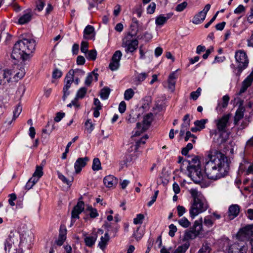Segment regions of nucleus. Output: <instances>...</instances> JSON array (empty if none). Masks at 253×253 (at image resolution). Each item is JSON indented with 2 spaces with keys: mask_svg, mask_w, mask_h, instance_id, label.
Listing matches in <instances>:
<instances>
[{
  "mask_svg": "<svg viewBox=\"0 0 253 253\" xmlns=\"http://www.w3.org/2000/svg\"><path fill=\"white\" fill-rule=\"evenodd\" d=\"M167 21L166 18L164 17V15L162 14L156 17L155 23L157 26H162Z\"/></svg>",
  "mask_w": 253,
  "mask_h": 253,
  "instance_id": "f704fd0d",
  "label": "nucleus"
},
{
  "mask_svg": "<svg viewBox=\"0 0 253 253\" xmlns=\"http://www.w3.org/2000/svg\"><path fill=\"white\" fill-rule=\"evenodd\" d=\"M103 182L106 187L108 188H114L117 185L118 180L114 176L109 175L104 178Z\"/></svg>",
  "mask_w": 253,
  "mask_h": 253,
  "instance_id": "2eb2a0df",
  "label": "nucleus"
},
{
  "mask_svg": "<svg viewBox=\"0 0 253 253\" xmlns=\"http://www.w3.org/2000/svg\"><path fill=\"white\" fill-rule=\"evenodd\" d=\"M156 9V4L154 2H151L147 8V13L149 14H153Z\"/></svg>",
  "mask_w": 253,
  "mask_h": 253,
  "instance_id": "6e6d98bb",
  "label": "nucleus"
},
{
  "mask_svg": "<svg viewBox=\"0 0 253 253\" xmlns=\"http://www.w3.org/2000/svg\"><path fill=\"white\" fill-rule=\"evenodd\" d=\"M9 70L11 73V75L15 74L13 78L16 81L23 78L26 73L24 65L23 63L15 64L11 69Z\"/></svg>",
  "mask_w": 253,
  "mask_h": 253,
  "instance_id": "6e6552de",
  "label": "nucleus"
},
{
  "mask_svg": "<svg viewBox=\"0 0 253 253\" xmlns=\"http://www.w3.org/2000/svg\"><path fill=\"white\" fill-rule=\"evenodd\" d=\"M73 106H75L77 109L80 108V105L78 103V100L77 98H75L70 104L67 105V107H71Z\"/></svg>",
  "mask_w": 253,
  "mask_h": 253,
  "instance_id": "680f3d73",
  "label": "nucleus"
},
{
  "mask_svg": "<svg viewBox=\"0 0 253 253\" xmlns=\"http://www.w3.org/2000/svg\"><path fill=\"white\" fill-rule=\"evenodd\" d=\"M230 160L227 156L217 150L208 152L205 159V172L207 177L216 180L227 175L230 169Z\"/></svg>",
  "mask_w": 253,
  "mask_h": 253,
  "instance_id": "f257e3e1",
  "label": "nucleus"
},
{
  "mask_svg": "<svg viewBox=\"0 0 253 253\" xmlns=\"http://www.w3.org/2000/svg\"><path fill=\"white\" fill-rule=\"evenodd\" d=\"M92 169L94 171H98L102 169L101 163L99 159L95 158L93 160Z\"/></svg>",
  "mask_w": 253,
  "mask_h": 253,
  "instance_id": "473e14b6",
  "label": "nucleus"
},
{
  "mask_svg": "<svg viewBox=\"0 0 253 253\" xmlns=\"http://www.w3.org/2000/svg\"><path fill=\"white\" fill-rule=\"evenodd\" d=\"M42 167L38 166L36 167V170L33 173V176H36L38 177H41L43 175Z\"/></svg>",
  "mask_w": 253,
  "mask_h": 253,
  "instance_id": "a18cd8bd",
  "label": "nucleus"
},
{
  "mask_svg": "<svg viewBox=\"0 0 253 253\" xmlns=\"http://www.w3.org/2000/svg\"><path fill=\"white\" fill-rule=\"evenodd\" d=\"M93 76L94 77L95 81H97L98 74L95 72V70L88 74L84 82V84L86 86H90L93 81Z\"/></svg>",
  "mask_w": 253,
  "mask_h": 253,
  "instance_id": "393cba45",
  "label": "nucleus"
},
{
  "mask_svg": "<svg viewBox=\"0 0 253 253\" xmlns=\"http://www.w3.org/2000/svg\"><path fill=\"white\" fill-rule=\"evenodd\" d=\"M252 228L250 226H246L241 229L238 233L237 236L241 239H247L252 235Z\"/></svg>",
  "mask_w": 253,
  "mask_h": 253,
  "instance_id": "dca6fc26",
  "label": "nucleus"
},
{
  "mask_svg": "<svg viewBox=\"0 0 253 253\" xmlns=\"http://www.w3.org/2000/svg\"><path fill=\"white\" fill-rule=\"evenodd\" d=\"M86 210L89 211V214L91 218H95L98 216L96 209L93 208L91 206H88Z\"/></svg>",
  "mask_w": 253,
  "mask_h": 253,
  "instance_id": "e433bc0d",
  "label": "nucleus"
},
{
  "mask_svg": "<svg viewBox=\"0 0 253 253\" xmlns=\"http://www.w3.org/2000/svg\"><path fill=\"white\" fill-rule=\"evenodd\" d=\"M86 57L87 59L90 60H95L96 58L97 52L95 49L88 51Z\"/></svg>",
  "mask_w": 253,
  "mask_h": 253,
  "instance_id": "ea45409f",
  "label": "nucleus"
},
{
  "mask_svg": "<svg viewBox=\"0 0 253 253\" xmlns=\"http://www.w3.org/2000/svg\"><path fill=\"white\" fill-rule=\"evenodd\" d=\"M134 94V92L131 88L126 89L124 93V98L126 100H129L132 98Z\"/></svg>",
  "mask_w": 253,
  "mask_h": 253,
  "instance_id": "4c0bfd02",
  "label": "nucleus"
},
{
  "mask_svg": "<svg viewBox=\"0 0 253 253\" xmlns=\"http://www.w3.org/2000/svg\"><path fill=\"white\" fill-rule=\"evenodd\" d=\"M122 53L120 50H117L115 52L112 57V60L117 61L120 63Z\"/></svg>",
  "mask_w": 253,
  "mask_h": 253,
  "instance_id": "79ce46f5",
  "label": "nucleus"
},
{
  "mask_svg": "<svg viewBox=\"0 0 253 253\" xmlns=\"http://www.w3.org/2000/svg\"><path fill=\"white\" fill-rule=\"evenodd\" d=\"M198 235L190 228V230L186 231L183 236V240L188 241L195 239Z\"/></svg>",
  "mask_w": 253,
  "mask_h": 253,
  "instance_id": "cd10ccee",
  "label": "nucleus"
},
{
  "mask_svg": "<svg viewBox=\"0 0 253 253\" xmlns=\"http://www.w3.org/2000/svg\"><path fill=\"white\" fill-rule=\"evenodd\" d=\"M211 248L208 244L203 245L201 249L199 251L198 253H210Z\"/></svg>",
  "mask_w": 253,
  "mask_h": 253,
  "instance_id": "603ef678",
  "label": "nucleus"
},
{
  "mask_svg": "<svg viewBox=\"0 0 253 253\" xmlns=\"http://www.w3.org/2000/svg\"><path fill=\"white\" fill-rule=\"evenodd\" d=\"M66 230L64 229L62 230L61 229L60 230V233L58 237V239L57 241V244L59 246H61L64 242L65 241L66 239Z\"/></svg>",
  "mask_w": 253,
  "mask_h": 253,
  "instance_id": "c85d7f7f",
  "label": "nucleus"
},
{
  "mask_svg": "<svg viewBox=\"0 0 253 253\" xmlns=\"http://www.w3.org/2000/svg\"><path fill=\"white\" fill-rule=\"evenodd\" d=\"M22 111V107L20 105H17L13 111V120H15L20 114Z\"/></svg>",
  "mask_w": 253,
  "mask_h": 253,
  "instance_id": "3c124183",
  "label": "nucleus"
},
{
  "mask_svg": "<svg viewBox=\"0 0 253 253\" xmlns=\"http://www.w3.org/2000/svg\"><path fill=\"white\" fill-rule=\"evenodd\" d=\"M126 109V104L125 101H122L119 106V111L121 113L125 112Z\"/></svg>",
  "mask_w": 253,
  "mask_h": 253,
  "instance_id": "69168bd1",
  "label": "nucleus"
},
{
  "mask_svg": "<svg viewBox=\"0 0 253 253\" xmlns=\"http://www.w3.org/2000/svg\"><path fill=\"white\" fill-rule=\"evenodd\" d=\"M138 45V41L137 40H127L125 39L123 41L122 46L126 48V52H132L135 51Z\"/></svg>",
  "mask_w": 253,
  "mask_h": 253,
  "instance_id": "9d476101",
  "label": "nucleus"
},
{
  "mask_svg": "<svg viewBox=\"0 0 253 253\" xmlns=\"http://www.w3.org/2000/svg\"><path fill=\"white\" fill-rule=\"evenodd\" d=\"M65 85L63 88L64 95L63 96V100H65L67 96L69 94V89L71 87V85L74 82V78L72 77L71 73L67 74L65 79Z\"/></svg>",
  "mask_w": 253,
  "mask_h": 253,
  "instance_id": "f8f14e48",
  "label": "nucleus"
},
{
  "mask_svg": "<svg viewBox=\"0 0 253 253\" xmlns=\"http://www.w3.org/2000/svg\"><path fill=\"white\" fill-rule=\"evenodd\" d=\"M109 239L110 238L108 232L105 233L104 236L100 238V241L98 243V246L101 250H104L105 249Z\"/></svg>",
  "mask_w": 253,
  "mask_h": 253,
  "instance_id": "a878e982",
  "label": "nucleus"
},
{
  "mask_svg": "<svg viewBox=\"0 0 253 253\" xmlns=\"http://www.w3.org/2000/svg\"><path fill=\"white\" fill-rule=\"evenodd\" d=\"M85 128L87 131L90 133L94 129L93 124L90 122V120H87L85 123Z\"/></svg>",
  "mask_w": 253,
  "mask_h": 253,
  "instance_id": "c03bdc74",
  "label": "nucleus"
},
{
  "mask_svg": "<svg viewBox=\"0 0 253 253\" xmlns=\"http://www.w3.org/2000/svg\"><path fill=\"white\" fill-rule=\"evenodd\" d=\"M98 237L96 233H92L90 236L84 238V241L86 246L89 247H92L95 243Z\"/></svg>",
  "mask_w": 253,
  "mask_h": 253,
  "instance_id": "412c9836",
  "label": "nucleus"
},
{
  "mask_svg": "<svg viewBox=\"0 0 253 253\" xmlns=\"http://www.w3.org/2000/svg\"><path fill=\"white\" fill-rule=\"evenodd\" d=\"M176 72V71L170 73L168 80V88L171 91H173L175 89V80L177 77Z\"/></svg>",
  "mask_w": 253,
  "mask_h": 253,
  "instance_id": "6ab92c4d",
  "label": "nucleus"
},
{
  "mask_svg": "<svg viewBox=\"0 0 253 253\" xmlns=\"http://www.w3.org/2000/svg\"><path fill=\"white\" fill-rule=\"evenodd\" d=\"M187 166L200 167L199 158L197 157H194L191 161H188Z\"/></svg>",
  "mask_w": 253,
  "mask_h": 253,
  "instance_id": "58836bf2",
  "label": "nucleus"
},
{
  "mask_svg": "<svg viewBox=\"0 0 253 253\" xmlns=\"http://www.w3.org/2000/svg\"><path fill=\"white\" fill-rule=\"evenodd\" d=\"M44 1L45 0H38L36 1V7L35 9L38 10L39 11H42L45 4Z\"/></svg>",
  "mask_w": 253,
  "mask_h": 253,
  "instance_id": "49530a36",
  "label": "nucleus"
},
{
  "mask_svg": "<svg viewBox=\"0 0 253 253\" xmlns=\"http://www.w3.org/2000/svg\"><path fill=\"white\" fill-rule=\"evenodd\" d=\"M245 11V7L243 5L240 4L234 10V12L235 14H238L244 12Z\"/></svg>",
  "mask_w": 253,
  "mask_h": 253,
  "instance_id": "0e129e2a",
  "label": "nucleus"
},
{
  "mask_svg": "<svg viewBox=\"0 0 253 253\" xmlns=\"http://www.w3.org/2000/svg\"><path fill=\"white\" fill-rule=\"evenodd\" d=\"M11 73L8 69L0 68V85H5L11 82Z\"/></svg>",
  "mask_w": 253,
  "mask_h": 253,
  "instance_id": "9b49d317",
  "label": "nucleus"
},
{
  "mask_svg": "<svg viewBox=\"0 0 253 253\" xmlns=\"http://www.w3.org/2000/svg\"><path fill=\"white\" fill-rule=\"evenodd\" d=\"M231 117V114L223 115L221 118L216 121L217 128L219 131L225 132L226 128L230 126L229 119Z\"/></svg>",
  "mask_w": 253,
  "mask_h": 253,
  "instance_id": "1a4fd4ad",
  "label": "nucleus"
},
{
  "mask_svg": "<svg viewBox=\"0 0 253 253\" xmlns=\"http://www.w3.org/2000/svg\"><path fill=\"white\" fill-rule=\"evenodd\" d=\"M189 176L195 183H200L203 179V174L200 167L187 166Z\"/></svg>",
  "mask_w": 253,
  "mask_h": 253,
  "instance_id": "423d86ee",
  "label": "nucleus"
},
{
  "mask_svg": "<svg viewBox=\"0 0 253 253\" xmlns=\"http://www.w3.org/2000/svg\"><path fill=\"white\" fill-rule=\"evenodd\" d=\"M213 222L209 217H206L204 219V224L208 226L211 227L212 225Z\"/></svg>",
  "mask_w": 253,
  "mask_h": 253,
  "instance_id": "338daca9",
  "label": "nucleus"
},
{
  "mask_svg": "<svg viewBox=\"0 0 253 253\" xmlns=\"http://www.w3.org/2000/svg\"><path fill=\"white\" fill-rule=\"evenodd\" d=\"M245 111V109L243 106H240L236 110L234 120V124L235 125H237L239 121L243 118Z\"/></svg>",
  "mask_w": 253,
  "mask_h": 253,
  "instance_id": "aec40b11",
  "label": "nucleus"
},
{
  "mask_svg": "<svg viewBox=\"0 0 253 253\" xmlns=\"http://www.w3.org/2000/svg\"><path fill=\"white\" fill-rule=\"evenodd\" d=\"M62 76V72L58 69H55L52 73V78L54 79H58Z\"/></svg>",
  "mask_w": 253,
  "mask_h": 253,
  "instance_id": "4d7b16f0",
  "label": "nucleus"
},
{
  "mask_svg": "<svg viewBox=\"0 0 253 253\" xmlns=\"http://www.w3.org/2000/svg\"><path fill=\"white\" fill-rule=\"evenodd\" d=\"M253 82V70L251 74L244 80L242 83V84L247 87H249L252 84Z\"/></svg>",
  "mask_w": 253,
  "mask_h": 253,
  "instance_id": "2f4dec72",
  "label": "nucleus"
},
{
  "mask_svg": "<svg viewBox=\"0 0 253 253\" xmlns=\"http://www.w3.org/2000/svg\"><path fill=\"white\" fill-rule=\"evenodd\" d=\"M240 211V207L237 205H232L230 206L228 210V217L230 220L236 217Z\"/></svg>",
  "mask_w": 253,
  "mask_h": 253,
  "instance_id": "f3484780",
  "label": "nucleus"
},
{
  "mask_svg": "<svg viewBox=\"0 0 253 253\" xmlns=\"http://www.w3.org/2000/svg\"><path fill=\"white\" fill-rule=\"evenodd\" d=\"M89 160V159L87 157L78 158L74 164L76 173H79L82 170V169L86 166Z\"/></svg>",
  "mask_w": 253,
  "mask_h": 253,
  "instance_id": "ddd939ff",
  "label": "nucleus"
},
{
  "mask_svg": "<svg viewBox=\"0 0 253 253\" xmlns=\"http://www.w3.org/2000/svg\"><path fill=\"white\" fill-rule=\"evenodd\" d=\"M94 29L93 26L87 25L84 29V36L85 38V35H89L94 32Z\"/></svg>",
  "mask_w": 253,
  "mask_h": 253,
  "instance_id": "8fccbe9b",
  "label": "nucleus"
},
{
  "mask_svg": "<svg viewBox=\"0 0 253 253\" xmlns=\"http://www.w3.org/2000/svg\"><path fill=\"white\" fill-rule=\"evenodd\" d=\"M58 176L59 178L64 183L67 185H71L72 181H69L67 178L63 175L61 173L58 172Z\"/></svg>",
  "mask_w": 253,
  "mask_h": 253,
  "instance_id": "5fc2aeb1",
  "label": "nucleus"
},
{
  "mask_svg": "<svg viewBox=\"0 0 253 253\" xmlns=\"http://www.w3.org/2000/svg\"><path fill=\"white\" fill-rule=\"evenodd\" d=\"M147 76H148L147 73H143L139 74L137 75L136 79H137V80L139 82H142L147 78Z\"/></svg>",
  "mask_w": 253,
  "mask_h": 253,
  "instance_id": "e2e57ef3",
  "label": "nucleus"
},
{
  "mask_svg": "<svg viewBox=\"0 0 253 253\" xmlns=\"http://www.w3.org/2000/svg\"><path fill=\"white\" fill-rule=\"evenodd\" d=\"M178 223L184 228L188 227L190 225V222L185 217H182L178 221Z\"/></svg>",
  "mask_w": 253,
  "mask_h": 253,
  "instance_id": "37998d69",
  "label": "nucleus"
},
{
  "mask_svg": "<svg viewBox=\"0 0 253 253\" xmlns=\"http://www.w3.org/2000/svg\"><path fill=\"white\" fill-rule=\"evenodd\" d=\"M110 93V89L109 87H104L101 90L100 92V97L103 99H107Z\"/></svg>",
  "mask_w": 253,
  "mask_h": 253,
  "instance_id": "72a5a7b5",
  "label": "nucleus"
},
{
  "mask_svg": "<svg viewBox=\"0 0 253 253\" xmlns=\"http://www.w3.org/2000/svg\"><path fill=\"white\" fill-rule=\"evenodd\" d=\"M208 120L202 119L200 120H197L194 122V125L198 127L200 130L204 128L205 127V124L207 122Z\"/></svg>",
  "mask_w": 253,
  "mask_h": 253,
  "instance_id": "c9c22d12",
  "label": "nucleus"
},
{
  "mask_svg": "<svg viewBox=\"0 0 253 253\" xmlns=\"http://www.w3.org/2000/svg\"><path fill=\"white\" fill-rule=\"evenodd\" d=\"M70 73L73 78H74L75 76H76L78 77H82L85 73L83 70L79 69H71L68 72V74H70Z\"/></svg>",
  "mask_w": 253,
  "mask_h": 253,
  "instance_id": "7c9ffc66",
  "label": "nucleus"
},
{
  "mask_svg": "<svg viewBox=\"0 0 253 253\" xmlns=\"http://www.w3.org/2000/svg\"><path fill=\"white\" fill-rule=\"evenodd\" d=\"M148 138V136L145 135L144 137L141 138L140 140L136 141L135 145H133L130 147L131 150H129V151L132 150L137 151L141 144H144L146 140Z\"/></svg>",
  "mask_w": 253,
  "mask_h": 253,
  "instance_id": "bb28decb",
  "label": "nucleus"
},
{
  "mask_svg": "<svg viewBox=\"0 0 253 253\" xmlns=\"http://www.w3.org/2000/svg\"><path fill=\"white\" fill-rule=\"evenodd\" d=\"M169 234L170 237H173L174 236L175 233L177 231V228L176 226H175L173 224H171L169 225Z\"/></svg>",
  "mask_w": 253,
  "mask_h": 253,
  "instance_id": "864d4df0",
  "label": "nucleus"
},
{
  "mask_svg": "<svg viewBox=\"0 0 253 253\" xmlns=\"http://www.w3.org/2000/svg\"><path fill=\"white\" fill-rule=\"evenodd\" d=\"M187 5V3L186 2L184 1V2H183L179 4H178L176 8H175V10L177 11H178V12H181L182 11H183L184 10V9H185Z\"/></svg>",
  "mask_w": 253,
  "mask_h": 253,
  "instance_id": "13d9d810",
  "label": "nucleus"
},
{
  "mask_svg": "<svg viewBox=\"0 0 253 253\" xmlns=\"http://www.w3.org/2000/svg\"><path fill=\"white\" fill-rule=\"evenodd\" d=\"M85 61V58L84 56L79 55L77 58V64L78 65H83L84 64Z\"/></svg>",
  "mask_w": 253,
  "mask_h": 253,
  "instance_id": "774afa93",
  "label": "nucleus"
},
{
  "mask_svg": "<svg viewBox=\"0 0 253 253\" xmlns=\"http://www.w3.org/2000/svg\"><path fill=\"white\" fill-rule=\"evenodd\" d=\"M84 203L83 201H79L72 210V218H79V215L84 211Z\"/></svg>",
  "mask_w": 253,
  "mask_h": 253,
  "instance_id": "4468645a",
  "label": "nucleus"
},
{
  "mask_svg": "<svg viewBox=\"0 0 253 253\" xmlns=\"http://www.w3.org/2000/svg\"><path fill=\"white\" fill-rule=\"evenodd\" d=\"M87 91V89L84 87L81 88L77 92L76 97L75 98H83L85 95Z\"/></svg>",
  "mask_w": 253,
  "mask_h": 253,
  "instance_id": "a19ab883",
  "label": "nucleus"
},
{
  "mask_svg": "<svg viewBox=\"0 0 253 253\" xmlns=\"http://www.w3.org/2000/svg\"><path fill=\"white\" fill-rule=\"evenodd\" d=\"M32 14L30 10L27 11L24 14L21 16L18 20V23L24 24L29 22L32 18Z\"/></svg>",
  "mask_w": 253,
  "mask_h": 253,
  "instance_id": "4be33fe9",
  "label": "nucleus"
},
{
  "mask_svg": "<svg viewBox=\"0 0 253 253\" xmlns=\"http://www.w3.org/2000/svg\"><path fill=\"white\" fill-rule=\"evenodd\" d=\"M248 248L245 245H240L238 243H234L223 247V251L225 253H246Z\"/></svg>",
  "mask_w": 253,
  "mask_h": 253,
  "instance_id": "0eeeda50",
  "label": "nucleus"
},
{
  "mask_svg": "<svg viewBox=\"0 0 253 253\" xmlns=\"http://www.w3.org/2000/svg\"><path fill=\"white\" fill-rule=\"evenodd\" d=\"M120 63L117 61H114L111 60V62L110 63L109 67L111 70L116 71L120 67Z\"/></svg>",
  "mask_w": 253,
  "mask_h": 253,
  "instance_id": "de8ad7c7",
  "label": "nucleus"
},
{
  "mask_svg": "<svg viewBox=\"0 0 253 253\" xmlns=\"http://www.w3.org/2000/svg\"><path fill=\"white\" fill-rule=\"evenodd\" d=\"M222 102H218L216 108V110L220 113L223 112V109H225L227 107L230 97L228 95H225L222 97Z\"/></svg>",
  "mask_w": 253,
  "mask_h": 253,
  "instance_id": "a211bd4d",
  "label": "nucleus"
},
{
  "mask_svg": "<svg viewBox=\"0 0 253 253\" xmlns=\"http://www.w3.org/2000/svg\"><path fill=\"white\" fill-rule=\"evenodd\" d=\"M191 228L197 235H199L203 229L202 218L198 220H196Z\"/></svg>",
  "mask_w": 253,
  "mask_h": 253,
  "instance_id": "5701e85b",
  "label": "nucleus"
},
{
  "mask_svg": "<svg viewBox=\"0 0 253 253\" xmlns=\"http://www.w3.org/2000/svg\"><path fill=\"white\" fill-rule=\"evenodd\" d=\"M36 41L31 39H23L14 44L11 53V58L15 60L25 59L24 55H28L35 49Z\"/></svg>",
  "mask_w": 253,
  "mask_h": 253,
  "instance_id": "f03ea898",
  "label": "nucleus"
},
{
  "mask_svg": "<svg viewBox=\"0 0 253 253\" xmlns=\"http://www.w3.org/2000/svg\"><path fill=\"white\" fill-rule=\"evenodd\" d=\"M206 17V14L201 11L194 16L192 22L195 24H200L205 19Z\"/></svg>",
  "mask_w": 253,
  "mask_h": 253,
  "instance_id": "b1692460",
  "label": "nucleus"
},
{
  "mask_svg": "<svg viewBox=\"0 0 253 253\" xmlns=\"http://www.w3.org/2000/svg\"><path fill=\"white\" fill-rule=\"evenodd\" d=\"M190 193L192 200L189 209L191 217L195 218L199 214L205 211L208 209V205L203 194L195 189H191Z\"/></svg>",
  "mask_w": 253,
  "mask_h": 253,
  "instance_id": "7ed1b4c3",
  "label": "nucleus"
},
{
  "mask_svg": "<svg viewBox=\"0 0 253 253\" xmlns=\"http://www.w3.org/2000/svg\"><path fill=\"white\" fill-rule=\"evenodd\" d=\"M235 58L237 63V74L239 76L241 72L248 66L249 60L246 53L243 50L235 52Z\"/></svg>",
  "mask_w": 253,
  "mask_h": 253,
  "instance_id": "20e7f679",
  "label": "nucleus"
},
{
  "mask_svg": "<svg viewBox=\"0 0 253 253\" xmlns=\"http://www.w3.org/2000/svg\"><path fill=\"white\" fill-rule=\"evenodd\" d=\"M190 246L188 242H186L181 246L178 247L173 253H185Z\"/></svg>",
  "mask_w": 253,
  "mask_h": 253,
  "instance_id": "c756f323",
  "label": "nucleus"
},
{
  "mask_svg": "<svg viewBox=\"0 0 253 253\" xmlns=\"http://www.w3.org/2000/svg\"><path fill=\"white\" fill-rule=\"evenodd\" d=\"M144 218V216L142 214H138L137 215L136 217L133 219V223L135 224H141L143 222V220Z\"/></svg>",
  "mask_w": 253,
  "mask_h": 253,
  "instance_id": "09e8293b",
  "label": "nucleus"
},
{
  "mask_svg": "<svg viewBox=\"0 0 253 253\" xmlns=\"http://www.w3.org/2000/svg\"><path fill=\"white\" fill-rule=\"evenodd\" d=\"M153 115L152 113H149L144 116L142 124L137 123L135 131L133 134L134 136H139L142 133L145 131L149 127L152 121Z\"/></svg>",
  "mask_w": 253,
  "mask_h": 253,
  "instance_id": "39448f33",
  "label": "nucleus"
},
{
  "mask_svg": "<svg viewBox=\"0 0 253 253\" xmlns=\"http://www.w3.org/2000/svg\"><path fill=\"white\" fill-rule=\"evenodd\" d=\"M81 50L82 52L86 53L88 50V43L86 42H82L81 43Z\"/></svg>",
  "mask_w": 253,
  "mask_h": 253,
  "instance_id": "052dcab7",
  "label": "nucleus"
},
{
  "mask_svg": "<svg viewBox=\"0 0 253 253\" xmlns=\"http://www.w3.org/2000/svg\"><path fill=\"white\" fill-rule=\"evenodd\" d=\"M177 211L178 215L180 217L182 216L184 213L186 212L185 208L182 206L178 205L177 206Z\"/></svg>",
  "mask_w": 253,
  "mask_h": 253,
  "instance_id": "bf43d9fd",
  "label": "nucleus"
}]
</instances>
